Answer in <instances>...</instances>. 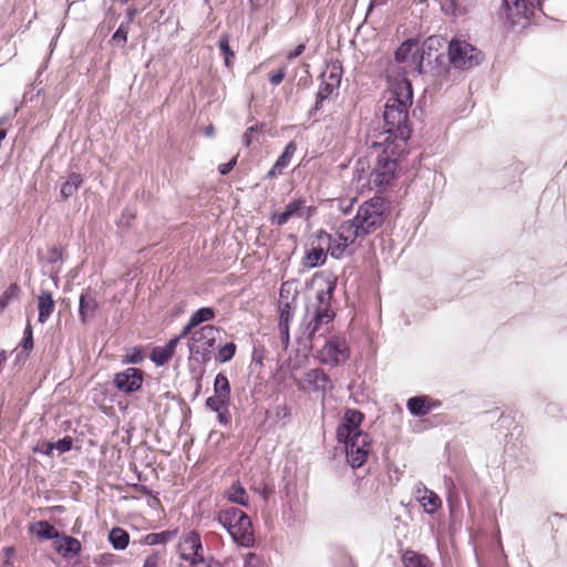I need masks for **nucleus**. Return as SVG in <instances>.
Wrapping results in <instances>:
<instances>
[{
	"mask_svg": "<svg viewBox=\"0 0 567 567\" xmlns=\"http://www.w3.org/2000/svg\"><path fill=\"white\" fill-rule=\"evenodd\" d=\"M109 542L115 550H124L128 546L130 535L125 529L114 527L109 533Z\"/></svg>",
	"mask_w": 567,
	"mask_h": 567,
	"instance_id": "nucleus-26",
	"label": "nucleus"
},
{
	"mask_svg": "<svg viewBox=\"0 0 567 567\" xmlns=\"http://www.w3.org/2000/svg\"><path fill=\"white\" fill-rule=\"evenodd\" d=\"M297 151V146L295 142H289L282 154L277 158L276 163L271 167V169L268 172V176L275 177L277 175H280L282 171L289 166L291 158L293 157L295 153Z\"/></svg>",
	"mask_w": 567,
	"mask_h": 567,
	"instance_id": "nucleus-18",
	"label": "nucleus"
},
{
	"mask_svg": "<svg viewBox=\"0 0 567 567\" xmlns=\"http://www.w3.org/2000/svg\"><path fill=\"white\" fill-rule=\"evenodd\" d=\"M412 101V85L406 79L396 82L388 93L383 113L384 132L379 137V141L386 142L388 151L398 152L400 147H405L410 138L408 118Z\"/></svg>",
	"mask_w": 567,
	"mask_h": 567,
	"instance_id": "nucleus-2",
	"label": "nucleus"
},
{
	"mask_svg": "<svg viewBox=\"0 0 567 567\" xmlns=\"http://www.w3.org/2000/svg\"><path fill=\"white\" fill-rule=\"evenodd\" d=\"M30 532L40 539H55L59 537L58 529L44 520L32 524Z\"/></svg>",
	"mask_w": 567,
	"mask_h": 567,
	"instance_id": "nucleus-22",
	"label": "nucleus"
},
{
	"mask_svg": "<svg viewBox=\"0 0 567 567\" xmlns=\"http://www.w3.org/2000/svg\"><path fill=\"white\" fill-rule=\"evenodd\" d=\"M176 551L181 559L179 567H221L213 558L204 556V548L197 532L192 530L184 534L176 545Z\"/></svg>",
	"mask_w": 567,
	"mask_h": 567,
	"instance_id": "nucleus-8",
	"label": "nucleus"
},
{
	"mask_svg": "<svg viewBox=\"0 0 567 567\" xmlns=\"http://www.w3.org/2000/svg\"><path fill=\"white\" fill-rule=\"evenodd\" d=\"M214 133H215V128H214V126H213V125H209V126H207V127H206V130H205V134H206V136H209V137H210V136H213V135H214Z\"/></svg>",
	"mask_w": 567,
	"mask_h": 567,
	"instance_id": "nucleus-55",
	"label": "nucleus"
},
{
	"mask_svg": "<svg viewBox=\"0 0 567 567\" xmlns=\"http://www.w3.org/2000/svg\"><path fill=\"white\" fill-rule=\"evenodd\" d=\"M303 204L305 202L301 199L290 202L286 205L284 212L272 214L271 223L281 226L295 216H302Z\"/></svg>",
	"mask_w": 567,
	"mask_h": 567,
	"instance_id": "nucleus-16",
	"label": "nucleus"
},
{
	"mask_svg": "<svg viewBox=\"0 0 567 567\" xmlns=\"http://www.w3.org/2000/svg\"><path fill=\"white\" fill-rule=\"evenodd\" d=\"M321 80L330 82L334 86H340L341 83V69L338 66H332L330 71H326L321 75Z\"/></svg>",
	"mask_w": 567,
	"mask_h": 567,
	"instance_id": "nucleus-38",
	"label": "nucleus"
},
{
	"mask_svg": "<svg viewBox=\"0 0 567 567\" xmlns=\"http://www.w3.org/2000/svg\"><path fill=\"white\" fill-rule=\"evenodd\" d=\"M225 411L226 410H221L220 412H217V413H218L219 422L224 423V424H227L228 421H229V415L227 413H225Z\"/></svg>",
	"mask_w": 567,
	"mask_h": 567,
	"instance_id": "nucleus-53",
	"label": "nucleus"
},
{
	"mask_svg": "<svg viewBox=\"0 0 567 567\" xmlns=\"http://www.w3.org/2000/svg\"><path fill=\"white\" fill-rule=\"evenodd\" d=\"M403 564L405 567H431L427 557L410 550L403 555Z\"/></svg>",
	"mask_w": 567,
	"mask_h": 567,
	"instance_id": "nucleus-28",
	"label": "nucleus"
},
{
	"mask_svg": "<svg viewBox=\"0 0 567 567\" xmlns=\"http://www.w3.org/2000/svg\"><path fill=\"white\" fill-rule=\"evenodd\" d=\"M225 497L237 505L248 506L249 496L239 481L234 482L225 492Z\"/></svg>",
	"mask_w": 567,
	"mask_h": 567,
	"instance_id": "nucleus-20",
	"label": "nucleus"
},
{
	"mask_svg": "<svg viewBox=\"0 0 567 567\" xmlns=\"http://www.w3.org/2000/svg\"><path fill=\"white\" fill-rule=\"evenodd\" d=\"M13 551V549L11 547H7L6 548V553L7 555L9 556L11 553Z\"/></svg>",
	"mask_w": 567,
	"mask_h": 567,
	"instance_id": "nucleus-59",
	"label": "nucleus"
},
{
	"mask_svg": "<svg viewBox=\"0 0 567 567\" xmlns=\"http://www.w3.org/2000/svg\"><path fill=\"white\" fill-rule=\"evenodd\" d=\"M115 386L124 393H133L143 384V372L137 368H126L114 375Z\"/></svg>",
	"mask_w": 567,
	"mask_h": 567,
	"instance_id": "nucleus-13",
	"label": "nucleus"
},
{
	"mask_svg": "<svg viewBox=\"0 0 567 567\" xmlns=\"http://www.w3.org/2000/svg\"><path fill=\"white\" fill-rule=\"evenodd\" d=\"M383 2H384V0H371L370 1V6H369V10H371L374 6L382 4Z\"/></svg>",
	"mask_w": 567,
	"mask_h": 567,
	"instance_id": "nucleus-56",
	"label": "nucleus"
},
{
	"mask_svg": "<svg viewBox=\"0 0 567 567\" xmlns=\"http://www.w3.org/2000/svg\"><path fill=\"white\" fill-rule=\"evenodd\" d=\"M350 357L348 342L344 338L333 336L329 338L319 352V359L323 364L338 367Z\"/></svg>",
	"mask_w": 567,
	"mask_h": 567,
	"instance_id": "nucleus-12",
	"label": "nucleus"
},
{
	"mask_svg": "<svg viewBox=\"0 0 567 567\" xmlns=\"http://www.w3.org/2000/svg\"><path fill=\"white\" fill-rule=\"evenodd\" d=\"M286 76V69L281 68L277 72L272 73L269 78V81L274 85L280 84Z\"/></svg>",
	"mask_w": 567,
	"mask_h": 567,
	"instance_id": "nucleus-44",
	"label": "nucleus"
},
{
	"mask_svg": "<svg viewBox=\"0 0 567 567\" xmlns=\"http://www.w3.org/2000/svg\"><path fill=\"white\" fill-rule=\"evenodd\" d=\"M83 178L78 173H71L66 181L62 184L60 194L63 198H69L76 193L79 187L82 185Z\"/></svg>",
	"mask_w": 567,
	"mask_h": 567,
	"instance_id": "nucleus-27",
	"label": "nucleus"
},
{
	"mask_svg": "<svg viewBox=\"0 0 567 567\" xmlns=\"http://www.w3.org/2000/svg\"><path fill=\"white\" fill-rule=\"evenodd\" d=\"M56 551L63 557L78 555L81 551V543L71 536H63L55 544Z\"/></svg>",
	"mask_w": 567,
	"mask_h": 567,
	"instance_id": "nucleus-21",
	"label": "nucleus"
},
{
	"mask_svg": "<svg viewBox=\"0 0 567 567\" xmlns=\"http://www.w3.org/2000/svg\"><path fill=\"white\" fill-rule=\"evenodd\" d=\"M372 147L380 148L375 166L371 172L367 168V163L359 161L354 171L353 181L360 192L377 188L382 190L395 176L398 167V158L404 152L405 147H400L398 152L388 151L386 142L373 141Z\"/></svg>",
	"mask_w": 567,
	"mask_h": 567,
	"instance_id": "nucleus-3",
	"label": "nucleus"
},
{
	"mask_svg": "<svg viewBox=\"0 0 567 567\" xmlns=\"http://www.w3.org/2000/svg\"><path fill=\"white\" fill-rule=\"evenodd\" d=\"M276 413H277V416H282V417H289L290 416L289 409L286 405L277 406V412Z\"/></svg>",
	"mask_w": 567,
	"mask_h": 567,
	"instance_id": "nucleus-51",
	"label": "nucleus"
},
{
	"mask_svg": "<svg viewBox=\"0 0 567 567\" xmlns=\"http://www.w3.org/2000/svg\"><path fill=\"white\" fill-rule=\"evenodd\" d=\"M305 49H306V45L303 43H301V44L297 45V48L293 51L289 52L287 58L289 60H293L297 56L301 55L302 52L305 51Z\"/></svg>",
	"mask_w": 567,
	"mask_h": 567,
	"instance_id": "nucleus-50",
	"label": "nucleus"
},
{
	"mask_svg": "<svg viewBox=\"0 0 567 567\" xmlns=\"http://www.w3.org/2000/svg\"><path fill=\"white\" fill-rule=\"evenodd\" d=\"M49 255V260L51 262H56L62 259V250L60 248L53 247L50 249Z\"/></svg>",
	"mask_w": 567,
	"mask_h": 567,
	"instance_id": "nucleus-49",
	"label": "nucleus"
},
{
	"mask_svg": "<svg viewBox=\"0 0 567 567\" xmlns=\"http://www.w3.org/2000/svg\"><path fill=\"white\" fill-rule=\"evenodd\" d=\"M427 406H429V412H431L432 410L439 409L441 406V402L439 400L431 399L427 396Z\"/></svg>",
	"mask_w": 567,
	"mask_h": 567,
	"instance_id": "nucleus-52",
	"label": "nucleus"
},
{
	"mask_svg": "<svg viewBox=\"0 0 567 567\" xmlns=\"http://www.w3.org/2000/svg\"><path fill=\"white\" fill-rule=\"evenodd\" d=\"M118 1H120L121 3H123V4L128 2V0H118Z\"/></svg>",
	"mask_w": 567,
	"mask_h": 567,
	"instance_id": "nucleus-60",
	"label": "nucleus"
},
{
	"mask_svg": "<svg viewBox=\"0 0 567 567\" xmlns=\"http://www.w3.org/2000/svg\"><path fill=\"white\" fill-rule=\"evenodd\" d=\"M177 536V529L150 533L143 537L141 543L147 546L163 545Z\"/></svg>",
	"mask_w": 567,
	"mask_h": 567,
	"instance_id": "nucleus-23",
	"label": "nucleus"
},
{
	"mask_svg": "<svg viewBox=\"0 0 567 567\" xmlns=\"http://www.w3.org/2000/svg\"><path fill=\"white\" fill-rule=\"evenodd\" d=\"M214 392L221 399L230 398V385L227 377L223 373H218L214 381Z\"/></svg>",
	"mask_w": 567,
	"mask_h": 567,
	"instance_id": "nucleus-29",
	"label": "nucleus"
},
{
	"mask_svg": "<svg viewBox=\"0 0 567 567\" xmlns=\"http://www.w3.org/2000/svg\"><path fill=\"white\" fill-rule=\"evenodd\" d=\"M501 14L511 27L525 29L542 14L540 0H503Z\"/></svg>",
	"mask_w": 567,
	"mask_h": 567,
	"instance_id": "nucleus-9",
	"label": "nucleus"
},
{
	"mask_svg": "<svg viewBox=\"0 0 567 567\" xmlns=\"http://www.w3.org/2000/svg\"><path fill=\"white\" fill-rule=\"evenodd\" d=\"M184 337H181V334L176 338H173L171 339L165 346L164 348L173 355L174 354V351H175V348L176 346L178 344L179 340L183 339Z\"/></svg>",
	"mask_w": 567,
	"mask_h": 567,
	"instance_id": "nucleus-48",
	"label": "nucleus"
},
{
	"mask_svg": "<svg viewBox=\"0 0 567 567\" xmlns=\"http://www.w3.org/2000/svg\"><path fill=\"white\" fill-rule=\"evenodd\" d=\"M235 165H236V158H233L231 161H229L227 163L220 164L218 167V171L221 175H226L234 168Z\"/></svg>",
	"mask_w": 567,
	"mask_h": 567,
	"instance_id": "nucleus-47",
	"label": "nucleus"
},
{
	"mask_svg": "<svg viewBox=\"0 0 567 567\" xmlns=\"http://www.w3.org/2000/svg\"><path fill=\"white\" fill-rule=\"evenodd\" d=\"M135 14H136V9H128L127 10V22L126 23L130 24L133 21Z\"/></svg>",
	"mask_w": 567,
	"mask_h": 567,
	"instance_id": "nucleus-54",
	"label": "nucleus"
},
{
	"mask_svg": "<svg viewBox=\"0 0 567 567\" xmlns=\"http://www.w3.org/2000/svg\"><path fill=\"white\" fill-rule=\"evenodd\" d=\"M261 131H262V125H260V124L249 126L243 135L244 145L248 147L252 142L254 135L260 133Z\"/></svg>",
	"mask_w": 567,
	"mask_h": 567,
	"instance_id": "nucleus-41",
	"label": "nucleus"
},
{
	"mask_svg": "<svg viewBox=\"0 0 567 567\" xmlns=\"http://www.w3.org/2000/svg\"><path fill=\"white\" fill-rule=\"evenodd\" d=\"M385 202L381 197H373L362 203L355 216L341 223L333 238H329L328 251L336 258H342L357 244L358 239L375 233L384 221Z\"/></svg>",
	"mask_w": 567,
	"mask_h": 567,
	"instance_id": "nucleus-1",
	"label": "nucleus"
},
{
	"mask_svg": "<svg viewBox=\"0 0 567 567\" xmlns=\"http://www.w3.org/2000/svg\"><path fill=\"white\" fill-rule=\"evenodd\" d=\"M229 35L224 33L220 35L218 45L225 58V65L230 66V59L235 55L229 45Z\"/></svg>",
	"mask_w": 567,
	"mask_h": 567,
	"instance_id": "nucleus-35",
	"label": "nucleus"
},
{
	"mask_svg": "<svg viewBox=\"0 0 567 567\" xmlns=\"http://www.w3.org/2000/svg\"><path fill=\"white\" fill-rule=\"evenodd\" d=\"M228 403L229 399H221L217 394L209 396L206 400V405L214 412H220L221 410H226Z\"/></svg>",
	"mask_w": 567,
	"mask_h": 567,
	"instance_id": "nucleus-37",
	"label": "nucleus"
},
{
	"mask_svg": "<svg viewBox=\"0 0 567 567\" xmlns=\"http://www.w3.org/2000/svg\"><path fill=\"white\" fill-rule=\"evenodd\" d=\"M330 384L329 377L321 369H311L307 371L297 386L301 391L324 392Z\"/></svg>",
	"mask_w": 567,
	"mask_h": 567,
	"instance_id": "nucleus-14",
	"label": "nucleus"
},
{
	"mask_svg": "<svg viewBox=\"0 0 567 567\" xmlns=\"http://www.w3.org/2000/svg\"><path fill=\"white\" fill-rule=\"evenodd\" d=\"M20 288L17 284H11L0 296V309L4 310L8 305L19 298Z\"/></svg>",
	"mask_w": 567,
	"mask_h": 567,
	"instance_id": "nucleus-32",
	"label": "nucleus"
},
{
	"mask_svg": "<svg viewBox=\"0 0 567 567\" xmlns=\"http://www.w3.org/2000/svg\"><path fill=\"white\" fill-rule=\"evenodd\" d=\"M483 60V54L473 44L462 39H452L449 44V61L453 68L470 70Z\"/></svg>",
	"mask_w": 567,
	"mask_h": 567,
	"instance_id": "nucleus-10",
	"label": "nucleus"
},
{
	"mask_svg": "<svg viewBox=\"0 0 567 567\" xmlns=\"http://www.w3.org/2000/svg\"><path fill=\"white\" fill-rule=\"evenodd\" d=\"M215 312L209 307H203L196 310L189 318L188 323L183 328L181 337H187L190 331L203 322L213 320Z\"/></svg>",
	"mask_w": 567,
	"mask_h": 567,
	"instance_id": "nucleus-17",
	"label": "nucleus"
},
{
	"mask_svg": "<svg viewBox=\"0 0 567 567\" xmlns=\"http://www.w3.org/2000/svg\"><path fill=\"white\" fill-rule=\"evenodd\" d=\"M338 89L339 86H334L330 82L321 80V84L317 92L316 109L318 110L324 100L337 93Z\"/></svg>",
	"mask_w": 567,
	"mask_h": 567,
	"instance_id": "nucleus-30",
	"label": "nucleus"
},
{
	"mask_svg": "<svg viewBox=\"0 0 567 567\" xmlns=\"http://www.w3.org/2000/svg\"><path fill=\"white\" fill-rule=\"evenodd\" d=\"M363 417L358 410H347L337 427V439L346 445L347 458L353 468L363 465L371 447L369 434L360 430Z\"/></svg>",
	"mask_w": 567,
	"mask_h": 567,
	"instance_id": "nucleus-4",
	"label": "nucleus"
},
{
	"mask_svg": "<svg viewBox=\"0 0 567 567\" xmlns=\"http://www.w3.org/2000/svg\"><path fill=\"white\" fill-rule=\"evenodd\" d=\"M306 259H307V265L309 267L313 268V267L324 264V261L327 259V255H326L323 248L315 247L307 252Z\"/></svg>",
	"mask_w": 567,
	"mask_h": 567,
	"instance_id": "nucleus-31",
	"label": "nucleus"
},
{
	"mask_svg": "<svg viewBox=\"0 0 567 567\" xmlns=\"http://www.w3.org/2000/svg\"><path fill=\"white\" fill-rule=\"evenodd\" d=\"M440 45V39L436 37H430L423 42L409 39L398 48L395 61L401 65L404 73L421 74L423 62L431 60L433 52H436Z\"/></svg>",
	"mask_w": 567,
	"mask_h": 567,
	"instance_id": "nucleus-5",
	"label": "nucleus"
},
{
	"mask_svg": "<svg viewBox=\"0 0 567 567\" xmlns=\"http://www.w3.org/2000/svg\"><path fill=\"white\" fill-rule=\"evenodd\" d=\"M289 326L290 324L278 323L281 340L285 346L289 343Z\"/></svg>",
	"mask_w": 567,
	"mask_h": 567,
	"instance_id": "nucleus-46",
	"label": "nucleus"
},
{
	"mask_svg": "<svg viewBox=\"0 0 567 567\" xmlns=\"http://www.w3.org/2000/svg\"><path fill=\"white\" fill-rule=\"evenodd\" d=\"M406 409L413 416L422 417L427 415L430 413L427 406V396L419 395L410 398L406 401Z\"/></svg>",
	"mask_w": 567,
	"mask_h": 567,
	"instance_id": "nucleus-24",
	"label": "nucleus"
},
{
	"mask_svg": "<svg viewBox=\"0 0 567 567\" xmlns=\"http://www.w3.org/2000/svg\"><path fill=\"white\" fill-rule=\"evenodd\" d=\"M23 339L21 341V347L25 351H31L33 348V331L31 323L28 321L23 332Z\"/></svg>",
	"mask_w": 567,
	"mask_h": 567,
	"instance_id": "nucleus-40",
	"label": "nucleus"
},
{
	"mask_svg": "<svg viewBox=\"0 0 567 567\" xmlns=\"http://www.w3.org/2000/svg\"><path fill=\"white\" fill-rule=\"evenodd\" d=\"M162 556L157 551H153L144 559L143 567H159Z\"/></svg>",
	"mask_w": 567,
	"mask_h": 567,
	"instance_id": "nucleus-43",
	"label": "nucleus"
},
{
	"mask_svg": "<svg viewBox=\"0 0 567 567\" xmlns=\"http://www.w3.org/2000/svg\"><path fill=\"white\" fill-rule=\"evenodd\" d=\"M172 357L173 355L164 347H156L151 353V360L158 367L167 363Z\"/></svg>",
	"mask_w": 567,
	"mask_h": 567,
	"instance_id": "nucleus-34",
	"label": "nucleus"
},
{
	"mask_svg": "<svg viewBox=\"0 0 567 567\" xmlns=\"http://www.w3.org/2000/svg\"><path fill=\"white\" fill-rule=\"evenodd\" d=\"M141 359H142V355H141V354H138V355H133L132 358H130V359H128V362L137 363Z\"/></svg>",
	"mask_w": 567,
	"mask_h": 567,
	"instance_id": "nucleus-58",
	"label": "nucleus"
},
{
	"mask_svg": "<svg viewBox=\"0 0 567 567\" xmlns=\"http://www.w3.org/2000/svg\"><path fill=\"white\" fill-rule=\"evenodd\" d=\"M218 523L228 532L239 546L250 547L255 542L251 520L241 509L228 507L217 514Z\"/></svg>",
	"mask_w": 567,
	"mask_h": 567,
	"instance_id": "nucleus-7",
	"label": "nucleus"
},
{
	"mask_svg": "<svg viewBox=\"0 0 567 567\" xmlns=\"http://www.w3.org/2000/svg\"><path fill=\"white\" fill-rule=\"evenodd\" d=\"M99 309V302L91 289H85L79 300V317L82 322H87L95 317Z\"/></svg>",
	"mask_w": 567,
	"mask_h": 567,
	"instance_id": "nucleus-15",
	"label": "nucleus"
},
{
	"mask_svg": "<svg viewBox=\"0 0 567 567\" xmlns=\"http://www.w3.org/2000/svg\"><path fill=\"white\" fill-rule=\"evenodd\" d=\"M72 439L66 436L53 443L50 449H55L60 453H65L72 449Z\"/></svg>",
	"mask_w": 567,
	"mask_h": 567,
	"instance_id": "nucleus-42",
	"label": "nucleus"
},
{
	"mask_svg": "<svg viewBox=\"0 0 567 567\" xmlns=\"http://www.w3.org/2000/svg\"><path fill=\"white\" fill-rule=\"evenodd\" d=\"M417 499L426 513H434L441 507V498L432 491L424 488L423 494L419 491Z\"/></svg>",
	"mask_w": 567,
	"mask_h": 567,
	"instance_id": "nucleus-25",
	"label": "nucleus"
},
{
	"mask_svg": "<svg viewBox=\"0 0 567 567\" xmlns=\"http://www.w3.org/2000/svg\"><path fill=\"white\" fill-rule=\"evenodd\" d=\"M295 305L289 301L279 303V322L284 324H290L295 316Z\"/></svg>",
	"mask_w": 567,
	"mask_h": 567,
	"instance_id": "nucleus-33",
	"label": "nucleus"
},
{
	"mask_svg": "<svg viewBox=\"0 0 567 567\" xmlns=\"http://www.w3.org/2000/svg\"><path fill=\"white\" fill-rule=\"evenodd\" d=\"M128 30V23H121L117 30L114 32L112 40L117 44L124 45L127 41Z\"/></svg>",
	"mask_w": 567,
	"mask_h": 567,
	"instance_id": "nucleus-39",
	"label": "nucleus"
},
{
	"mask_svg": "<svg viewBox=\"0 0 567 567\" xmlns=\"http://www.w3.org/2000/svg\"><path fill=\"white\" fill-rule=\"evenodd\" d=\"M259 563L260 560L255 553H248L245 556L244 567H258Z\"/></svg>",
	"mask_w": 567,
	"mask_h": 567,
	"instance_id": "nucleus-45",
	"label": "nucleus"
},
{
	"mask_svg": "<svg viewBox=\"0 0 567 567\" xmlns=\"http://www.w3.org/2000/svg\"><path fill=\"white\" fill-rule=\"evenodd\" d=\"M218 333L219 330L210 324L204 326L194 332L190 331L188 340L190 357L196 361H208Z\"/></svg>",
	"mask_w": 567,
	"mask_h": 567,
	"instance_id": "nucleus-11",
	"label": "nucleus"
},
{
	"mask_svg": "<svg viewBox=\"0 0 567 567\" xmlns=\"http://www.w3.org/2000/svg\"><path fill=\"white\" fill-rule=\"evenodd\" d=\"M236 352V344L233 342L226 343L220 347L217 354V360L221 363L230 361Z\"/></svg>",
	"mask_w": 567,
	"mask_h": 567,
	"instance_id": "nucleus-36",
	"label": "nucleus"
},
{
	"mask_svg": "<svg viewBox=\"0 0 567 567\" xmlns=\"http://www.w3.org/2000/svg\"><path fill=\"white\" fill-rule=\"evenodd\" d=\"M444 10H445L446 12H449V11H452V12H453V11L455 10V2H454V0H451V1H450V6H449V8H444Z\"/></svg>",
	"mask_w": 567,
	"mask_h": 567,
	"instance_id": "nucleus-57",
	"label": "nucleus"
},
{
	"mask_svg": "<svg viewBox=\"0 0 567 567\" xmlns=\"http://www.w3.org/2000/svg\"><path fill=\"white\" fill-rule=\"evenodd\" d=\"M54 300L49 290H42L38 296V320L40 323H45L54 311Z\"/></svg>",
	"mask_w": 567,
	"mask_h": 567,
	"instance_id": "nucleus-19",
	"label": "nucleus"
},
{
	"mask_svg": "<svg viewBox=\"0 0 567 567\" xmlns=\"http://www.w3.org/2000/svg\"><path fill=\"white\" fill-rule=\"evenodd\" d=\"M334 286L330 284L326 289H321L316 295V303L307 309L310 319L305 323L302 336L309 341H313L317 336H323L336 313L331 308V299Z\"/></svg>",
	"mask_w": 567,
	"mask_h": 567,
	"instance_id": "nucleus-6",
	"label": "nucleus"
}]
</instances>
